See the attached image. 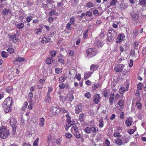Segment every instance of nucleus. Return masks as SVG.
I'll return each mask as SVG.
<instances>
[{
    "mask_svg": "<svg viewBox=\"0 0 146 146\" xmlns=\"http://www.w3.org/2000/svg\"><path fill=\"white\" fill-rule=\"evenodd\" d=\"M17 61H18L19 62H22L24 61L25 60V59L24 58L21 57H19L17 58Z\"/></svg>",
    "mask_w": 146,
    "mask_h": 146,
    "instance_id": "nucleus-51",
    "label": "nucleus"
},
{
    "mask_svg": "<svg viewBox=\"0 0 146 146\" xmlns=\"http://www.w3.org/2000/svg\"><path fill=\"white\" fill-rule=\"evenodd\" d=\"M9 135V131L4 127H0V137L2 139H4L7 138Z\"/></svg>",
    "mask_w": 146,
    "mask_h": 146,
    "instance_id": "nucleus-3",
    "label": "nucleus"
},
{
    "mask_svg": "<svg viewBox=\"0 0 146 146\" xmlns=\"http://www.w3.org/2000/svg\"><path fill=\"white\" fill-rule=\"evenodd\" d=\"M42 27H40L39 28H38L36 29L35 31H37L38 33H41L42 31Z\"/></svg>",
    "mask_w": 146,
    "mask_h": 146,
    "instance_id": "nucleus-59",
    "label": "nucleus"
},
{
    "mask_svg": "<svg viewBox=\"0 0 146 146\" xmlns=\"http://www.w3.org/2000/svg\"><path fill=\"white\" fill-rule=\"evenodd\" d=\"M65 80V78L64 77H61L59 78V81H60L61 82H63Z\"/></svg>",
    "mask_w": 146,
    "mask_h": 146,
    "instance_id": "nucleus-63",
    "label": "nucleus"
},
{
    "mask_svg": "<svg viewBox=\"0 0 146 146\" xmlns=\"http://www.w3.org/2000/svg\"><path fill=\"white\" fill-rule=\"evenodd\" d=\"M68 101L70 102H71L73 101L74 98V97L73 95H72V94H68Z\"/></svg>",
    "mask_w": 146,
    "mask_h": 146,
    "instance_id": "nucleus-22",
    "label": "nucleus"
},
{
    "mask_svg": "<svg viewBox=\"0 0 146 146\" xmlns=\"http://www.w3.org/2000/svg\"><path fill=\"white\" fill-rule=\"evenodd\" d=\"M96 50L94 48H89L87 50H86V52L87 54V57L90 58L95 56L96 54Z\"/></svg>",
    "mask_w": 146,
    "mask_h": 146,
    "instance_id": "nucleus-5",
    "label": "nucleus"
},
{
    "mask_svg": "<svg viewBox=\"0 0 146 146\" xmlns=\"http://www.w3.org/2000/svg\"><path fill=\"white\" fill-rule=\"evenodd\" d=\"M50 54L51 56L54 57L56 56V52L55 51H52L51 52Z\"/></svg>",
    "mask_w": 146,
    "mask_h": 146,
    "instance_id": "nucleus-48",
    "label": "nucleus"
},
{
    "mask_svg": "<svg viewBox=\"0 0 146 146\" xmlns=\"http://www.w3.org/2000/svg\"><path fill=\"white\" fill-rule=\"evenodd\" d=\"M66 28L68 30H70L72 28L71 24L70 22H69L66 25Z\"/></svg>",
    "mask_w": 146,
    "mask_h": 146,
    "instance_id": "nucleus-42",
    "label": "nucleus"
},
{
    "mask_svg": "<svg viewBox=\"0 0 146 146\" xmlns=\"http://www.w3.org/2000/svg\"><path fill=\"white\" fill-rule=\"evenodd\" d=\"M27 105V101L25 102L23 105V107L22 108V110H24L26 108Z\"/></svg>",
    "mask_w": 146,
    "mask_h": 146,
    "instance_id": "nucleus-34",
    "label": "nucleus"
},
{
    "mask_svg": "<svg viewBox=\"0 0 146 146\" xmlns=\"http://www.w3.org/2000/svg\"><path fill=\"white\" fill-rule=\"evenodd\" d=\"M99 67L97 65H94L93 64L91 65L90 67V70L92 72L97 70Z\"/></svg>",
    "mask_w": 146,
    "mask_h": 146,
    "instance_id": "nucleus-15",
    "label": "nucleus"
},
{
    "mask_svg": "<svg viewBox=\"0 0 146 146\" xmlns=\"http://www.w3.org/2000/svg\"><path fill=\"white\" fill-rule=\"evenodd\" d=\"M10 124L13 129V133L14 134L15 133L17 125V120L14 118L12 119L10 121Z\"/></svg>",
    "mask_w": 146,
    "mask_h": 146,
    "instance_id": "nucleus-6",
    "label": "nucleus"
},
{
    "mask_svg": "<svg viewBox=\"0 0 146 146\" xmlns=\"http://www.w3.org/2000/svg\"><path fill=\"white\" fill-rule=\"evenodd\" d=\"M68 53L69 55L70 56H72L74 55V51L71 50H69L68 51Z\"/></svg>",
    "mask_w": 146,
    "mask_h": 146,
    "instance_id": "nucleus-58",
    "label": "nucleus"
},
{
    "mask_svg": "<svg viewBox=\"0 0 146 146\" xmlns=\"http://www.w3.org/2000/svg\"><path fill=\"white\" fill-rule=\"evenodd\" d=\"M86 16L90 17L92 16V13L90 12L89 11H88L86 12Z\"/></svg>",
    "mask_w": 146,
    "mask_h": 146,
    "instance_id": "nucleus-53",
    "label": "nucleus"
},
{
    "mask_svg": "<svg viewBox=\"0 0 146 146\" xmlns=\"http://www.w3.org/2000/svg\"><path fill=\"white\" fill-rule=\"evenodd\" d=\"M105 35L106 33H104V31H102L100 33V38L101 39H103L105 37Z\"/></svg>",
    "mask_w": 146,
    "mask_h": 146,
    "instance_id": "nucleus-28",
    "label": "nucleus"
},
{
    "mask_svg": "<svg viewBox=\"0 0 146 146\" xmlns=\"http://www.w3.org/2000/svg\"><path fill=\"white\" fill-rule=\"evenodd\" d=\"M130 15L133 21H137L139 19V16L138 13L136 10H133L131 11L130 13Z\"/></svg>",
    "mask_w": 146,
    "mask_h": 146,
    "instance_id": "nucleus-7",
    "label": "nucleus"
},
{
    "mask_svg": "<svg viewBox=\"0 0 146 146\" xmlns=\"http://www.w3.org/2000/svg\"><path fill=\"white\" fill-rule=\"evenodd\" d=\"M55 72L56 73L59 74L62 72L61 70L59 68H57L55 69Z\"/></svg>",
    "mask_w": 146,
    "mask_h": 146,
    "instance_id": "nucleus-62",
    "label": "nucleus"
},
{
    "mask_svg": "<svg viewBox=\"0 0 146 146\" xmlns=\"http://www.w3.org/2000/svg\"><path fill=\"white\" fill-rule=\"evenodd\" d=\"M92 72H86L84 74V78L86 79L89 78L90 76L92 74Z\"/></svg>",
    "mask_w": 146,
    "mask_h": 146,
    "instance_id": "nucleus-19",
    "label": "nucleus"
},
{
    "mask_svg": "<svg viewBox=\"0 0 146 146\" xmlns=\"http://www.w3.org/2000/svg\"><path fill=\"white\" fill-rule=\"evenodd\" d=\"M63 58H58V62L61 64H64L65 61L63 59Z\"/></svg>",
    "mask_w": 146,
    "mask_h": 146,
    "instance_id": "nucleus-32",
    "label": "nucleus"
},
{
    "mask_svg": "<svg viewBox=\"0 0 146 146\" xmlns=\"http://www.w3.org/2000/svg\"><path fill=\"white\" fill-rule=\"evenodd\" d=\"M71 130L72 131H74V133H76L78 131V127L76 125H74L71 128Z\"/></svg>",
    "mask_w": 146,
    "mask_h": 146,
    "instance_id": "nucleus-23",
    "label": "nucleus"
},
{
    "mask_svg": "<svg viewBox=\"0 0 146 146\" xmlns=\"http://www.w3.org/2000/svg\"><path fill=\"white\" fill-rule=\"evenodd\" d=\"M89 29H87L84 32L83 36L84 38H86L88 37V35L87 33Z\"/></svg>",
    "mask_w": 146,
    "mask_h": 146,
    "instance_id": "nucleus-29",
    "label": "nucleus"
},
{
    "mask_svg": "<svg viewBox=\"0 0 146 146\" xmlns=\"http://www.w3.org/2000/svg\"><path fill=\"white\" fill-rule=\"evenodd\" d=\"M94 4L90 2H88L86 5V6L88 7H91L93 6Z\"/></svg>",
    "mask_w": 146,
    "mask_h": 146,
    "instance_id": "nucleus-54",
    "label": "nucleus"
},
{
    "mask_svg": "<svg viewBox=\"0 0 146 146\" xmlns=\"http://www.w3.org/2000/svg\"><path fill=\"white\" fill-rule=\"evenodd\" d=\"M142 86L141 83H140L138 84L137 85V89L140 90L142 89Z\"/></svg>",
    "mask_w": 146,
    "mask_h": 146,
    "instance_id": "nucleus-60",
    "label": "nucleus"
},
{
    "mask_svg": "<svg viewBox=\"0 0 146 146\" xmlns=\"http://www.w3.org/2000/svg\"><path fill=\"white\" fill-rule=\"evenodd\" d=\"M82 110V107L81 105H79L76 106L75 108V112L78 113Z\"/></svg>",
    "mask_w": 146,
    "mask_h": 146,
    "instance_id": "nucleus-13",
    "label": "nucleus"
},
{
    "mask_svg": "<svg viewBox=\"0 0 146 146\" xmlns=\"http://www.w3.org/2000/svg\"><path fill=\"white\" fill-rule=\"evenodd\" d=\"M59 86L60 89H64L65 87V85L64 84L62 83L61 84H60Z\"/></svg>",
    "mask_w": 146,
    "mask_h": 146,
    "instance_id": "nucleus-56",
    "label": "nucleus"
},
{
    "mask_svg": "<svg viewBox=\"0 0 146 146\" xmlns=\"http://www.w3.org/2000/svg\"><path fill=\"white\" fill-rule=\"evenodd\" d=\"M33 17L31 16L28 17L26 18V20L28 22H30L32 19Z\"/></svg>",
    "mask_w": 146,
    "mask_h": 146,
    "instance_id": "nucleus-61",
    "label": "nucleus"
},
{
    "mask_svg": "<svg viewBox=\"0 0 146 146\" xmlns=\"http://www.w3.org/2000/svg\"><path fill=\"white\" fill-rule=\"evenodd\" d=\"M66 122H70V121H71V118L69 116V114L68 113L66 115Z\"/></svg>",
    "mask_w": 146,
    "mask_h": 146,
    "instance_id": "nucleus-47",
    "label": "nucleus"
},
{
    "mask_svg": "<svg viewBox=\"0 0 146 146\" xmlns=\"http://www.w3.org/2000/svg\"><path fill=\"white\" fill-rule=\"evenodd\" d=\"M104 143L106 146H110V142L108 139H106Z\"/></svg>",
    "mask_w": 146,
    "mask_h": 146,
    "instance_id": "nucleus-52",
    "label": "nucleus"
},
{
    "mask_svg": "<svg viewBox=\"0 0 146 146\" xmlns=\"http://www.w3.org/2000/svg\"><path fill=\"white\" fill-rule=\"evenodd\" d=\"M44 101L46 102L50 103L51 101V99L50 97V96L46 95L45 97Z\"/></svg>",
    "mask_w": 146,
    "mask_h": 146,
    "instance_id": "nucleus-21",
    "label": "nucleus"
},
{
    "mask_svg": "<svg viewBox=\"0 0 146 146\" xmlns=\"http://www.w3.org/2000/svg\"><path fill=\"white\" fill-rule=\"evenodd\" d=\"M84 96L87 98L89 99L91 97V94L90 92H88L87 93L85 94Z\"/></svg>",
    "mask_w": 146,
    "mask_h": 146,
    "instance_id": "nucleus-39",
    "label": "nucleus"
},
{
    "mask_svg": "<svg viewBox=\"0 0 146 146\" xmlns=\"http://www.w3.org/2000/svg\"><path fill=\"white\" fill-rule=\"evenodd\" d=\"M8 56V53L5 51H2L1 53V56L4 58H6Z\"/></svg>",
    "mask_w": 146,
    "mask_h": 146,
    "instance_id": "nucleus-25",
    "label": "nucleus"
},
{
    "mask_svg": "<svg viewBox=\"0 0 146 146\" xmlns=\"http://www.w3.org/2000/svg\"><path fill=\"white\" fill-rule=\"evenodd\" d=\"M79 0H72L71 5L73 7L76 6Z\"/></svg>",
    "mask_w": 146,
    "mask_h": 146,
    "instance_id": "nucleus-20",
    "label": "nucleus"
},
{
    "mask_svg": "<svg viewBox=\"0 0 146 146\" xmlns=\"http://www.w3.org/2000/svg\"><path fill=\"white\" fill-rule=\"evenodd\" d=\"M116 36V32L113 29H111L109 30V32L107 34V40L110 42H112Z\"/></svg>",
    "mask_w": 146,
    "mask_h": 146,
    "instance_id": "nucleus-2",
    "label": "nucleus"
},
{
    "mask_svg": "<svg viewBox=\"0 0 146 146\" xmlns=\"http://www.w3.org/2000/svg\"><path fill=\"white\" fill-rule=\"evenodd\" d=\"M115 143L119 145H120L123 144L121 140L118 138H117L115 140Z\"/></svg>",
    "mask_w": 146,
    "mask_h": 146,
    "instance_id": "nucleus-17",
    "label": "nucleus"
},
{
    "mask_svg": "<svg viewBox=\"0 0 146 146\" xmlns=\"http://www.w3.org/2000/svg\"><path fill=\"white\" fill-rule=\"evenodd\" d=\"M103 93H104V97H106L108 95V92L106 90L104 91L103 92Z\"/></svg>",
    "mask_w": 146,
    "mask_h": 146,
    "instance_id": "nucleus-64",
    "label": "nucleus"
},
{
    "mask_svg": "<svg viewBox=\"0 0 146 146\" xmlns=\"http://www.w3.org/2000/svg\"><path fill=\"white\" fill-rule=\"evenodd\" d=\"M38 141L39 138H37L33 142V146H37Z\"/></svg>",
    "mask_w": 146,
    "mask_h": 146,
    "instance_id": "nucleus-41",
    "label": "nucleus"
},
{
    "mask_svg": "<svg viewBox=\"0 0 146 146\" xmlns=\"http://www.w3.org/2000/svg\"><path fill=\"white\" fill-rule=\"evenodd\" d=\"M125 90V88L124 87L121 88L119 90V93L121 94H123V92Z\"/></svg>",
    "mask_w": 146,
    "mask_h": 146,
    "instance_id": "nucleus-55",
    "label": "nucleus"
},
{
    "mask_svg": "<svg viewBox=\"0 0 146 146\" xmlns=\"http://www.w3.org/2000/svg\"><path fill=\"white\" fill-rule=\"evenodd\" d=\"M138 30H136L134 31L133 32V37H136L138 35Z\"/></svg>",
    "mask_w": 146,
    "mask_h": 146,
    "instance_id": "nucleus-46",
    "label": "nucleus"
},
{
    "mask_svg": "<svg viewBox=\"0 0 146 146\" xmlns=\"http://www.w3.org/2000/svg\"><path fill=\"white\" fill-rule=\"evenodd\" d=\"M138 4L141 5L146 4V0H139Z\"/></svg>",
    "mask_w": 146,
    "mask_h": 146,
    "instance_id": "nucleus-27",
    "label": "nucleus"
},
{
    "mask_svg": "<svg viewBox=\"0 0 146 146\" xmlns=\"http://www.w3.org/2000/svg\"><path fill=\"white\" fill-rule=\"evenodd\" d=\"M117 0H112L110 3L111 5H113L116 3Z\"/></svg>",
    "mask_w": 146,
    "mask_h": 146,
    "instance_id": "nucleus-50",
    "label": "nucleus"
},
{
    "mask_svg": "<svg viewBox=\"0 0 146 146\" xmlns=\"http://www.w3.org/2000/svg\"><path fill=\"white\" fill-rule=\"evenodd\" d=\"M114 94L113 93H111L110 95L109 99L110 104V105H112L114 99Z\"/></svg>",
    "mask_w": 146,
    "mask_h": 146,
    "instance_id": "nucleus-12",
    "label": "nucleus"
},
{
    "mask_svg": "<svg viewBox=\"0 0 146 146\" xmlns=\"http://www.w3.org/2000/svg\"><path fill=\"white\" fill-rule=\"evenodd\" d=\"M133 121H132V120L131 119H128L125 121V124L126 126H130L131 123H132Z\"/></svg>",
    "mask_w": 146,
    "mask_h": 146,
    "instance_id": "nucleus-16",
    "label": "nucleus"
},
{
    "mask_svg": "<svg viewBox=\"0 0 146 146\" xmlns=\"http://www.w3.org/2000/svg\"><path fill=\"white\" fill-rule=\"evenodd\" d=\"M130 54L132 56H134L135 55V51L133 49H131L130 52Z\"/></svg>",
    "mask_w": 146,
    "mask_h": 146,
    "instance_id": "nucleus-57",
    "label": "nucleus"
},
{
    "mask_svg": "<svg viewBox=\"0 0 146 146\" xmlns=\"http://www.w3.org/2000/svg\"><path fill=\"white\" fill-rule=\"evenodd\" d=\"M139 45V42L137 41H135L134 44V48L136 50L138 48V46Z\"/></svg>",
    "mask_w": 146,
    "mask_h": 146,
    "instance_id": "nucleus-40",
    "label": "nucleus"
},
{
    "mask_svg": "<svg viewBox=\"0 0 146 146\" xmlns=\"http://www.w3.org/2000/svg\"><path fill=\"white\" fill-rule=\"evenodd\" d=\"M61 108L59 106L56 107H52L51 108L50 113L52 116H56L59 114L61 111Z\"/></svg>",
    "mask_w": 146,
    "mask_h": 146,
    "instance_id": "nucleus-4",
    "label": "nucleus"
},
{
    "mask_svg": "<svg viewBox=\"0 0 146 146\" xmlns=\"http://www.w3.org/2000/svg\"><path fill=\"white\" fill-rule=\"evenodd\" d=\"M67 123L66 125V127H65V129L67 131L68 130V128L72 125L70 122H67Z\"/></svg>",
    "mask_w": 146,
    "mask_h": 146,
    "instance_id": "nucleus-44",
    "label": "nucleus"
},
{
    "mask_svg": "<svg viewBox=\"0 0 146 146\" xmlns=\"http://www.w3.org/2000/svg\"><path fill=\"white\" fill-rule=\"evenodd\" d=\"M3 14L5 15H7L10 14L11 13V11L9 9H4L3 10Z\"/></svg>",
    "mask_w": 146,
    "mask_h": 146,
    "instance_id": "nucleus-14",
    "label": "nucleus"
},
{
    "mask_svg": "<svg viewBox=\"0 0 146 146\" xmlns=\"http://www.w3.org/2000/svg\"><path fill=\"white\" fill-rule=\"evenodd\" d=\"M84 116V114H81L79 116V119L80 121L81 122H83L84 121V119L83 117Z\"/></svg>",
    "mask_w": 146,
    "mask_h": 146,
    "instance_id": "nucleus-36",
    "label": "nucleus"
},
{
    "mask_svg": "<svg viewBox=\"0 0 146 146\" xmlns=\"http://www.w3.org/2000/svg\"><path fill=\"white\" fill-rule=\"evenodd\" d=\"M73 134L77 138L79 139L80 138V134L78 131L76 133H74Z\"/></svg>",
    "mask_w": 146,
    "mask_h": 146,
    "instance_id": "nucleus-37",
    "label": "nucleus"
},
{
    "mask_svg": "<svg viewBox=\"0 0 146 146\" xmlns=\"http://www.w3.org/2000/svg\"><path fill=\"white\" fill-rule=\"evenodd\" d=\"M24 26V25L23 23H21L17 25V27L18 29H21L23 28Z\"/></svg>",
    "mask_w": 146,
    "mask_h": 146,
    "instance_id": "nucleus-31",
    "label": "nucleus"
},
{
    "mask_svg": "<svg viewBox=\"0 0 146 146\" xmlns=\"http://www.w3.org/2000/svg\"><path fill=\"white\" fill-rule=\"evenodd\" d=\"M13 103L11 98L8 97L5 100L3 106V109L5 113H7L11 111Z\"/></svg>",
    "mask_w": 146,
    "mask_h": 146,
    "instance_id": "nucleus-1",
    "label": "nucleus"
},
{
    "mask_svg": "<svg viewBox=\"0 0 146 146\" xmlns=\"http://www.w3.org/2000/svg\"><path fill=\"white\" fill-rule=\"evenodd\" d=\"M7 51L10 53H12L14 52V50L12 48H9L7 49Z\"/></svg>",
    "mask_w": 146,
    "mask_h": 146,
    "instance_id": "nucleus-49",
    "label": "nucleus"
},
{
    "mask_svg": "<svg viewBox=\"0 0 146 146\" xmlns=\"http://www.w3.org/2000/svg\"><path fill=\"white\" fill-rule=\"evenodd\" d=\"M44 122V119L43 117H42L40 119L39 125L40 126L42 127L43 126Z\"/></svg>",
    "mask_w": 146,
    "mask_h": 146,
    "instance_id": "nucleus-24",
    "label": "nucleus"
},
{
    "mask_svg": "<svg viewBox=\"0 0 146 146\" xmlns=\"http://www.w3.org/2000/svg\"><path fill=\"white\" fill-rule=\"evenodd\" d=\"M124 102L122 100H121L119 101L118 102V105L120 106H124Z\"/></svg>",
    "mask_w": 146,
    "mask_h": 146,
    "instance_id": "nucleus-45",
    "label": "nucleus"
},
{
    "mask_svg": "<svg viewBox=\"0 0 146 146\" xmlns=\"http://www.w3.org/2000/svg\"><path fill=\"white\" fill-rule=\"evenodd\" d=\"M53 61V59L51 57L47 58L46 60V64H51Z\"/></svg>",
    "mask_w": 146,
    "mask_h": 146,
    "instance_id": "nucleus-18",
    "label": "nucleus"
},
{
    "mask_svg": "<svg viewBox=\"0 0 146 146\" xmlns=\"http://www.w3.org/2000/svg\"><path fill=\"white\" fill-rule=\"evenodd\" d=\"M125 36L124 34H119L117 38L116 39V43H119L122 41L123 39L125 38Z\"/></svg>",
    "mask_w": 146,
    "mask_h": 146,
    "instance_id": "nucleus-11",
    "label": "nucleus"
},
{
    "mask_svg": "<svg viewBox=\"0 0 146 146\" xmlns=\"http://www.w3.org/2000/svg\"><path fill=\"white\" fill-rule=\"evenodd\" d=\"M66 137L68 139H70L72 137V135L70 133H66L65 134Z\"/></svg>",
    "mask_w": 146,
    "mask_h": 146,
    "instance_id": "nucleus-43",
    "label": "nucleus"
},
{
    "mask_svg": "<svg viewBox=\"0 0 146 146\" xmlns=\"http://www.w3.org/2000/svg\"><path fill=\"white\" fill-rule=\"evenodd\" d=\"M113 136L115 137H120L121 135L119 133V132L115 131V132L113 133Z\"/></svg>",
    "mask_w": 146,
    "mask_h": 146,
    "instance_id": "nucleus-26",
    "label": "nucleus"
},
{
    "mask_svg": "<svg viewBox=\"0 0 146 146\" xmlns=\"http://www.w3.org/2000/svg\"><path fill=\"white\" fill-rule=\"evenodd\" d=\"M84 130L86 133H90L91 131V128L87 127L85 128Z\"/></svg>",
    "mask_w": 146,
    "mask_h": 146,
    "instance_id": "nucleus-35",
    "label": "nucleus"
},
{
    "mask_svg": "<svg viewBox=\"0 0 146 146\" xmlns=\"http://www.w3.org/2000/svg\"><path fill=\"white\" fill-rule=\"evenodd\" d=\"M9 38L12 39V41L15 43H16L17 40H19L18 38H16V35L15 34H12V35L8 36Z\"/></svg>",
    "mask_w": 146,
    "mask_h": 146,
    "instance_id": "nucleus-9",
    "label": "nucleus"
},
{
    "mask_svg": "<svg viewBox=\"0 0 146 146\" xmlns=\"http://www.w3.org/2000/svg\"><path fill=\"white\" fill-rule=\"evenodd\" d=\"M124 65L122 64H119L114 68V70L118 72H120L122 71L123 69L124 68Z\"/></svg>",
    "mask_w": 146,
    "mask_h": 146,
    "instance_id": "nucleus-8",
    "label": "nucleus"
},
{
    "mask_svg": "<svg viewBox=\"0 0 146 146\" xmlns=\"http://www.w3.org/2000/svg\"><path fill=\"white\" fill-rule=\"evenodd\" d=\"M75 21V19L74 18L72 17L70 19V23H71V24L72 25H74V22Z\"/></svg>",
    "mask_w": 146,
    "mask_h": 146,
    "instance_id": "nucleus-38",
    "label": "nucleus"
},
{
    "mask_svg": "<svg viewBox=\"0 0 146 146\" xmlns=\"http://www.w3.org/2000/svg\"><path fill=\"white\" fill-rule=\"evenodd\" d=\"M101 98L100 95L99 94H96L93 98V101L95 104H98L99 102V100Z\"/></svg>",
    "mask_w": 146,
    "mask_h": 146,
    "instance_id": "nucleus-10",
    "label": "nucleus"
},
{
    "mask_svg": "<svg viewBox=\"0 0 146 146\" xmlns=\"http://www.w3.org/2000/svg\"><path fill=\"white\" fill-rule=\"evenodd\" d=\"M136 105L137 106V108L138 109L140 110L142 108V105L141 103L139 101H137L136 102Z\"/></svg>",
    "mask_w": 146,
    "mask_h": 146,
    "instance_id": "nucleus-30",
    "label": "nucleus"
},
{
    "mask_svg": "<svg viewBox=\"0 0 146 146\" xmlns=\"http://www.w3.org/2000/svg\"><path fill=\"white\" fill-rule=\"evenodd\" d=\"M103 119L102 117L99 120V126L100 127H102L104 126V123H103Z\"/></svg>",
    "mask_w": 146,
    "mask_h": 146,
    "instance_id": "nucleus-33",
    "label": "nucleus"
}]
</instances>
